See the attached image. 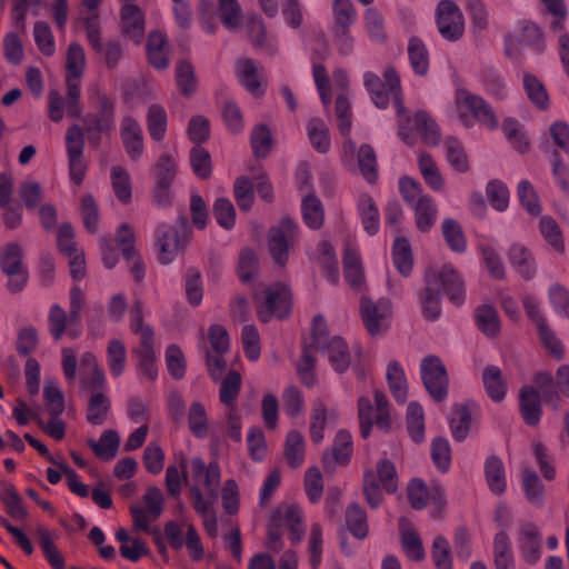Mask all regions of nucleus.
Returning <instances> with one entry per match:
<instances>
[{
    "mask_svg": "<svg viewBox=\"0 0 569 569\" xmlns=\"http://www.w3.org/2000/svg\"><path fill=\"white\" fill-rule=\"evenodd\" d=\"M425 288L419 298L423 315L429 320H436L441 313L440 293L443 292L449 300L460 306L465 300V283L460 274L450 264L437 269L428 267L423 273Z\"/></svg>",
    "mask_w": 569,
    "mask_h": 569,
    "instance_id": "1",
    "label": "nucleus"
},
{
    "mask_svg": "<svg viewBox=\"0 0 569 569\" xmlns=\"http://www.w3.org/2000/svg\"><path fill=\"white\" fill-rule=\"evenodd\" d=\"M96 98V111L87 113L83 119V134L86 136L88 143L98 149L101 144L103 137H109L114 129V99L110 96L94 90Z\"/></svg>",
    "mask_w": 569,
    "mask_h": 569,
    "instance_id": "2",
    "label": "nucleus"
},
{
    "mask_svg": "<svg viewBox=\"0 0 569 569\" xmlns=\"http://www.w3.org/2000/svg\"><path fill=\"white\" fill-rule=\"evenodd\" d=\"M84 307V293L79 287L70 290L69 313L59 305H52L48 313L49 332L53 340L59 341L64 332L72 339L80 336V318Z\"/></svg>",
    "mask_w": 569,
    "mask_h": 569,
    "instance_id": "3",
    "label": "nucleus"
},
{
    "mask_svg": "<svg viewBox=\"0 0 569 569\" xmlns=\"http://www.w3.org/2000/svg\"><path fill=\"white\" fill-rule=\"evenodd\" d=\"M398 487V477L393 463L381 459L376 470L366 471L363 476V492L371 508H378L382 501L381 489L395 492Z\"/></svg>",
    "mask_w": 569,
    "mask_h": 569,
    "instance_id": "4",
    "label": "nucleus"
},
{
    "mask_svg": "<svg viewBox=\"0 0 569 569\" xmlns=\"http://www.w3.org/2000/svg\"><path fill=\"white\" fill-rule=\"evenodd\" d=\"M192 485L190 492L192 500L198 501L200 498L202 501H217L218 500V487L220 485L221 472L220 467L216 462H211L206 466L203 460L194 458L190 462Z\"/></svg>",
    "mask_w": 569,
    "mask_h": 569,
    "instance_id": "5",
    "label": "nucleus"
},
{
    "mask_svg": "<svg viewBox=\"0 0 569 569\" xmlns=\"http://www.w3.org/2000/svg\"><path fill=\"white\" fill-rule=\"evenodd\" d=\"M190 234L191 228L186 216H180L168 230L158 232L156 246L160 262L170 263L176 254L183 252L189 244Z\"/></svg>",
    "mask_w": 569,
    "mask_h": 569,
    "instance_id": "6",
    "label": "nucleus"
},
{
    "mask_svg": "<svg viewBox=\"0 0 569 569\" xmlns=\"http://www.w3.org/2000/svg\"><path fill=\"white\" fill-rule=\"evenodd\" d=\"M178 166L172 156L161 154L151 168L154 180L151 197L158 207H169L172 203L171 187L176 180Z\"/></svg>",
    "mask_w": 569,
    "mask_h": 569,
    "instance_id": "7",
    "label": "nucleus"
},
{
    "mask_svg": "<svg viewBox=\"0 0 569 569\" xmlns=\"http://www.w3.org/2000/svg\"><path fill=\"white\" fill-rule=\"evenodd\" d=\"M1 271L9 278L8 289L12 293L23 290L28 282L29 272L23 266L22 248L16 242L3 246L0 253Z\"/></svg>",
    "mask_w": 569,
    "mask_h": 569,
    "instance_id": "8",
    "label": "nucleus"
},
{
    "mask_svg": "<svg viewBox=\"0 0 569 569\" xmlns=\"http://www.w3.org/2000/svg\"><path fill=\"white\" fill-rule=\"evenodd\" d=\"M421 378L430 397L437 401H443L448 396V373L441 359L437 356H428L422 359Z\"/></svg>",
    "mask_w": 569,
    "mask_h": 569,
    "instance_id": "9",
    "label": "nucleus"
},
{
    "mask_svg": "<svg viewBox=\"0 0 569 569\" xmlns=\"http://www.w3.org/2000/svg\"><path fill=\"white\" fill-rule=\"evenodd\" d=\"M359 311L368 332L371 336H377L387 328L386 322L392 315V303L388 298L373 301L370 297L362 296Z\"/></svg>",
    "mask_w": 569,
    "mask_h": 569,
    "instance_id": "10",
    "label": "nucleus"
},
{
    "mask_svg": "<svg viewBox=\"0 0 569 569\" xmlns=\"http://www.w3.org/2000/svg\"><path fill=\"white\" fill-rule=\"evenodd\" d=\"M439 33L448 41H457L465 32V19L459 7L451 0H441L436 9Z\"/></svg>",
    "mask_w": 569,
    "mask_h": 569,
    "instance_id": "11",
    "label": "nucleus"
},
{
    "mask_svg": "<svg viewBox=\"0 0 569 569\" xmlns=\"http://www.w3.org/2000/svg\"><path fill=\"white\" fill-rule=\"evenodd\" d=\"M358 415L360 427H389L391 423L389 402L380 390L375 391V405L368 397L359 398Z\"/></svg>",
    "mask_w": 569,
    "mask_h": 569,
    "instance_id": "12",
    "label": "nucleus"
},
{
    "mask_svg": "<svg viewBox=\"0 0 569 569\" xmlns=\"http://www.w3.org/2000/svg\"><path fill=\"white\" fill-rule=\"evenodd\" d=\"M296 223L289 217H283L278 226L268 231V247L274 262L284 267L288 261L289 241L296 233Z\"/></svg>",
    "mask_w": 569,
    "mask_h": 569,
    "instance_id": "13",
    "label": "nucleus"
},
{
    "mask_svg": "<svg viewBox=\"0 0 569 569\" xmlns=\"http://www.w3.org/2000/svg\"><path fill=\"white\" fill-rule=\"evenodd\" d=\"M266 309L259 311L258 316L262 322H268L272 317L284 319L291 311L292 296L290 290L278 282L264 290Z\"/></svg>",
    "mask_w": 569,
    "mask_h": 569,
    "instance_id": "14",
    "label": "nucleus"
},
{
    "mask_svg": "<svg viewBox=\"0 0 569 569\" xmlns=\"http://www.w3.org/2000/svg\"><path fill=\"white\" fill-rule=\"evenodd\" d=\"M270 521L274 527H286L290 531L292 543L301 541L305 528L302 525V510L299 506L293 503L280 505L272 512Z\"/></svg>",
    "mask_w": 569,
    "mask_h": 569,
    "instance_id": "15",
    "label": "nucleus"
},
{
    "mask_svg": "<svg viewBox=\"0 0 569 569\" xmlns=\"http://www.w3.org/2000/svg\"><path fill=\"white\" fill-rule=\"evenodd\" d=\"M333 36L343 44L351 46L350 27L356 20V9L351 0H333Z\"/></svg>",
    "mask_w": 569,
    "mask_h": 569,
    "instance_id": "16",
    "label": "nucleus"
},
{
    "mask_svg": "<svg viewBox=\"0 0 569 569\" xmlns=\"http://www.w3.org/2000/svg\"><path fill=\"white\" fill-rule=\"evenodd\" d=\"M517 545L523 560L536 563L541 557V540L537 526L532 522H522L517 536Z\"/></svg>",
    "mask_w": 569,
    "mask_h": 569,
    "instance_id": "17",
    "label": "nucleus"
},
{
    "mask_svg": "<svg viewBox=\"0 0 569 569\" xmlns=\"http://www.w3.org/2000/svg\"><path fill=\"white\" fill-rule=\"evenodd\" d=\"M43 398L44 410L50 417L44 427H64L67 422L59 418L66 409L64 396L53 380H46Z\"/></svg>",
    "mask_w": 569,
    "mask_h": 569,
    "instance_id": "18",
    "label": "nucleus"
},
{
    "mask_svg": "<svg viewBox=\"0 0 569 569\" xmlns=\"http://www.w3.org/2000/svg\"><path fill=\"white\" fill-rule=\"evenodd\" d=\"M520 415L528 426H536L542 413L540 393L532 386H522L519 390Z\"/></svg>",
    "mask_w": 569,
    "mask_h": 569,
    "instance_id": "19",
    "label": "nucleus"
},
{
    "mask_svg": "<svg viewBox=\"0 0 569 569\" xmlns=\"http://www.w3.org/2000/svg\"><path fill=\"white\" fill-rule=\"evenodd\" d=\"M147 58L150 66L157 70H164L169 67V43L164 33L151 31L147 38Z\"/></svg>",
    "mask_w": 569,
    "mask_h": 569,
    "instance_id": "20",
    "label": "nucleus"
},
{
    "mask_svg": "<svg viewBox=\"0 0 569 569\" xmlns=\"http://www.w3.org/2000/svg\"><path fill=\"white\" fill-rule=\"evenodd\" d=\"M121 32L136 43L144 34V17L138 6H123L121 9Z\"/></svg>",
    "mask_w": 569,
    "mask_h": 569,
    "instance_id": "21",
    "label": "nucleus"
},
{
    "mask_svg": "<svg viewBox=\"0 0 569 569\" xmlns=\"http://www.w3.org/2000/svg\"><path fill=\"white\" fill-rule=\"evenodd\" d=\"M121 139L129 157L132 160L139 159L143 152L142 131L139 123L130 116L122 120Z\"/></svg>",
    "mask_w": 569,
    "mask_h": 569,
    "instance_id": "22",
    "label": "nucleus"
},
{
    "mask_svg": "<svg viewBox=\"0 0 569 569\" xmlns=\"http://www.w3.org/2000/svg\"><path fill=\"white\" fill-rule=\"evenodd\" d=\"M482 383L488 397L495 402H501L507 395L508 383L498 366L489 365L482 371Z\"/></svg>",
    "mask_w": 569,
    "mask_h": 569,
    "instance_id": "23",
    "label": "nucleus"
},
{
    "mask_svg": "<svg viewBox=\"0 0 569 569\" xmlns=\"http://www.w3.org/2000/svg\"><path fill=\"white\" fill-rule=\"evenodd\" d=\"M485 476L490 491L502 495L507 489V477L503 462L496 456L487 458L485 462Z\"/></svg>",
    "mask_w": 569,
    "mask_h": 569,
    "instance_id": "24",
    "label": "nucleus"
},
{
    "mask_svg": "<svg viewBox=\"0 0 569 569\" xmlns=\"http://www.w3.org/2000/svg\"><path fill=\"white\" fill-rule=\"evenodd\" d=\"M352 455V437L348 429H340L335 439L331 452L323 455V463L329 466L331 461L340 465L347 463Z\"/></svg>",
    "mask_w": 569,
    "mask_h": 569,
    "instance_id": "25",
    "label": "nucleus"
},
{
    "mask_svg": "<svg viewBox=\"0 0 569 569\" xmlns=\"http://www.w3.org/2000/svg\"><path fill=\"white\" fill-rule=\"evenodd\" d=\"M510 263L526 280L533 278L536 273V261L529 249L522 244H513L509 250Z\"/></svg>",
    "mask_w": 569,
    "mask_h": 569,
    "instance_id": "26",
    "label": "nucleus"
},
{
    "mask_svg": "<svg viewBox=\"0 0 569 569\" xmlns=\"http://www.w3.org/2000/svg\"><path fill=\"white\" fill-rule=\"evenodd\" d=\"M408 58L411 68L418 76H426L429 71L430 57L425 42L418 37L408 41Z\"/></svg>",
    "mask_w": 569,
    "mask_h": 569,
    "instance_id": "27",
    "label": "nucleus"
},
{
    "mask_svg": "<svg viewBox=\"0 0 569 569\" xmlns=\"http://www.w3.org/2000/svg\"><path fill=\"white\" fill-rule=\"evenodd\" d=\"M176 82L180 93L186 97H192L198 88V79L192 63L187 59H181L176 67Z\"/></svg>",
    "mask_w": 569,
    "mask_h": 569,
    "instance_id": "28",
    "label": "nucleus"
},
{
    "mask_svg": "<svg viewBox=\"0 0 569 569\" xmlns=\"http://www.w3.org/2000/svg\"><path fill=\"white\" fill-rule=\"evenodd\" d=\"M415 127L426 144L436 147L440 143L441 134L439 127L425 110H419L416 112Z\"/></svg>",
    "mask_w": 569,
    "mask_h": 569,
    "instance_id": "29",
    "label": "nucleus"
},
{
    "mask_svg": "<svg viewBox=\"0 0 569 569\" xmlns=\"http://www.w3.org/2000/svg\"><path fill=\"white\" fill-rule=\"evenodd\" d=\"M89 445L97 457L111 460L119 450L120 436L114 430L108 429L99 440H89Z\"/></svg>",
    "mask_w": 569,
    "mask_h": 569,
    "instance_id": "30",
    "label": "nucleus"
},
{
    "mask_svg": "<svg viewBox=\"0 0 569 569\" xmlns=\"http://www.w3.org/2000/svg\"><path fill=\"white\" fill-rule=\"evenodd\" d=\"M401 532L402 548L408 558L419 561L425 557V550L422 547L421 539L411 528L410 523L406 519H401L399 522Z\"/></svg>",
    "mask_w": 569,
    "mask_h": 569,
    "instance_id": "31",
    "label": "nucleus"
},
{
    "mask_svg": "<svg viewBox=\"0 0 569 569\" xmlns=\"http://www.w3.org/2000/svg\"><path fill=\"white\" fill-rule=\"evenodd\" d=\"M522 489L527 500L531 505L542 507L545 501V486L533 470L528 468L522 470Z\"/></svg>",
    "mask_w": 569,
    "mask_h": 569,
    "instance_id": "32",
    "label": "nucleus"
},
{
    "mask_svg": "<svg viewBox=\"0 0 569 569\" xmlns=\"http://www.w3.org/2000/svg\"><path fill=\"white\" fill-rule=\"evenodd\" d=\"M321 349L329 353V361L340 373L345 372L350 366V352L347 343L340 337H335L328 341Z\"/></svg>",
    "mask_w": 569,
    "mask_h": 569,
    "instance_id": "33",
    "label": "nucleus"
},
{
    "mask_svg": "<svg viewBox=\"0 0 569 569\" xmlns=\"http://www.w3.org/2000/svg\"><path fill=\"white\" fill-rule=\"evenodd\" d=\"M302 218L306 224L313 229H320L323 224V208L319 198L315 193H308L301 203Z\"/></svg>",
    "mask_w": 569,
    "mask_h": 569,
    "instance_id": "34",
    "label": "nucleus"
},
{
    "mask_svg": "<svg viewBox=\"0 0 569 569\" xmlns=\"http://www.w3.org/2000/svg\"><path fill=\"white\" fill-rule=\"evenodd\" d=\"M387 380L395 400L405 403L408 396V387L405 372L397 361H391L388 365Z\"/></svg>",
    "mask_w": 569,
    "mask_h": 569,
    "instance_id": "35",
    "label": "nucleus"
},
{
    "mask_svg": "<svg viewBox=\"0 0 569 569\" xmlns=\"http://www.w3.org/2000/svg\"><path fill=\"white\" fill-rule=\"evenodd\" d=\"M467 109L485 126L495 128L498 124L495 112L490 106L479 96L468 93L463 98Z\"/></svg>",
    "mask_w": 569,
    "mask_h": 569,
    "instance_id": "36",
    "label": "nucleus"
},
{
    "mask_svg": "<svg viewBox=\"0 0 569 569\" xmlns=\"http://www.w3.org/2000/svg\"><path fill=\"white\" fill-rule=\"evenodd\" d=\"M392 260L395 267L402 276H409L413 266L411 246L407 238L399 237L395 240L392 248Z\"/></svg>",
    "mask_w": 569,
    "mask_h": 569,
    "instance_id": "37",
    "label": "nucleus"
},
{
    "mask_svg": "<svg viewBox=\"0 0 569 569\" xmlns=\"http://www.w3.org/2000/svg\"><path fill=\"white\" fill-rule=\"evenodd\" d=\"M238 77L241 84L253 96H261V82L258 70L251 59L243 58L238 61Z\"/></svg>",
    "mask_w": 569,
    "mask_h": 569,
    "instance_id": "38",
    "label": "nucleus"
},
{
    "mask_svg": "<svg viewBox=\"0 0 569 569\" xmlns=\"http://www.w3.org/2000/svg\"><path fill=\"white\" fill-rule=\"evenodd\" d=\"M416 224L421 232H427L431 229L435 223L437 216V207L430 197H419L416 207Z\"/></svg>",
    "mask_w": 569,
    "mask_h": 569,
    "instance_id": "39",
    "label": "nucleus"
},
{
    "mask_svg": "<svg viewBox=\"0 0 569 569\" xmlns=\"http://www.w3.org/2000/svg\"><path fill=\"white\" fill-rule=\"evenodd\" d=\"M475 319L478 328L489 337L500 332V322L497 310L490 305H482L476 309Z\"/></svg>",
    "mask_w": 569,
    "mask_h": 569,
    "instance_id": "40",
    "label": "nucleus"
},
{
    "mask_svg": "<svg viewBox=\"0 0 569 569\" xmlns=\"http://www.w3.org/2000/svg\"><path fill=\"white\" fill-rule=\"evenodd\" d=\"M110 410L109 398L101 391L94 392L88 402L87 421L93 426L104 423Z\"/></svg>",
    "mask_w": 569,
    "mask_h": 569,
    "instance_id": "41",
    "label": "nucleus"
},
{
    "mask_svg": "<svg viewBox=\"0 0 569 569\" xmlns=\"http://www.w3.org/2000/svg\"><path fill=\"white\" fill-rule=\"evenodd\" d=\"M306 445L303 437L297 430L288 433L284 447V457L288 465L298 468L305 460Z\"/></svg>",
    "mask_w": 569,
    "mask_h": 569,
    "instance_id": "42",
    "label": "nucleus"
},
{
    "mask_svg": "<svg viewBox=\"0 0 569 569\" xmlns=\"http://www.w3.org/2000/svg\"><path fill=\"white\" fill-rule=\"evenodd\" d=\"M362 224L369 234H376L379 230V210L369 194H362L358 204Z\"/></svg>",
    "mask_w": 569,
    "mask_h": 569,
    "instance_id": "43",
    "label": "nucleus"
},
{
    "mask_svg": "<svg viewBox=\"0 0 569 569\" xmlns=\"http://www.w3.org/2000/svg\"><path fill=\"white\" fill-rule=\"evenodd\" d=\"M154 339L149 340V338H144V341L140 342V348L134 350L139 358V367L142 373L151 381L157 378V366H156V355H154Z\"/></svg>",
    "mask_w": 569,
    "mask_h": 569,
    "instance_id": "44",
    "label": "nucleus"
},
{
    "mask_svg": "<svg viewBox=\"0 0 569 569\" xmlns=\"http://www.w3.org/2000/svg\"><path fill=\"white\" fill-rule=\"evenodd\" d=\"M0 500L3 502L7 512L12 518L23 520L28 517V510L13 486L7 485L1 489Z\"/></svg>",
    "mask_w": 569,
    "mask_h": 569,
    "instance_id": "45",
    "label": "nucleus"
},
{
    "mask_svg": "<svg viewBox=\"0 0 569 569\" xmlns=\"http://www.w3.org/2000/svg\"><path fill=\"white\" fill-rule=\"evenodd\" d=\"M533 382L537 391L540 393V399L546 403L556 405L559 401V391L557 380L548 371H539L533 377Z\"/></svg>",
    "mask_w": 569,
    "mask_h": 569,
    "instance_id": "46",
    "label": "nucleus"
},
{
    "mask_svg": "<svg viewBox=\"0 0 569 569\" xmlns=\"http://www.w3.org/2000/svg\"><path fill=\"white\" fill-rule=\"evenodd\" d=\"M308 137L312 147L320 153L330 149L329 129L319 118H312L308 123Z\"/></svg>",
    "mask_w": 569,
    "mask_h": 569,
    "instance_id": "47",
    "label": "nucleus"
},
{
    "mask_svg": "<svg viewBox=\"0 0 569 569\" xmlns=\"http://www.w3.org/2000/svg\"><path fill=\"white\" fill-rule=\"evenodd\" d=\"M346 523L349 531L358 539H365L368 536L367 515L363 509L352 503L346 511Z\"/></svg>",
    "mask_w": 569,
    "mask_h": 569,
    "instance_id": "48",
    "label": "nucleus"
},
{
    "mask_svg": "<svg viewBox=\"0 0 569 569\" xmlns=\"http://www.w3.org/2000/svg\"><path fill=\"white\" fill-rule=\"evenodd\" d=\"M447 159L457 171L466 173L469 171V159L461 142L455 137H448L445 142Z\"/></svg>",
    "mask_w": 569,
    "mask_h": 569,
    "instance_id": "49",
    "label": "nucleus"
},
{
    "mask_svg": "<svg viewBox=\"0 0 569 569\" xmlns=\"http://www.w3.org/2000/svg\"><path fill=\"white\" fill-rule=\"evenodd\" d=\"M190 166L199 179H208L212 173V161L209 151L202 146H194L190 150Z\"/></svg>",
    "mask_w": 569,
    "mask_h": 569,
    "instance_id": "50",
    "label": "nucleus"
},
{
    "mask_svg": "<svg viewBox=\"0 0 569 569\" xmlns=\"http://www.w3.org/2000/svg\"><path fill=\"white\" fill-rule=\"evenodd\" d=\"M539 228L545 240L559 253L565 252V241L558 222L548 216L539 221Z\"/></svg>",
    "mask_w": 569,
    "mask_h": 569,
    "instance_id": "51",
    "label": "nucleus"
},
{
    "mask_svg": "<svg viewBox=\"0 0 569 569\" xmlns=\"http://www.w3.org/2000/svg\"><path fill=\"white\" fill-rule=\"evenodd\" d=\"M358 166L365 179L375 183L378 179L377 158L375 150L369 144H362L358 151Z\"/></svg>",
    "mask_w": 569,
    "mask_h": 569,
    "instance_id": "52",
    "label": "nucleus"
},
{
    "mask_svg": "<svg viewBox=\"0 0 569 569\" xmlns=\"http://www.w3.org/2000/svg\"><path fill=\"white\" fill-rule=\"evenodd\" d=\"M148 130L156 141L163 139L167 128V113L160 104H151L147 116Z\"/></svg>",
    "mask_w": 569,
    "mask_h": 569,
    "instance_id": "53",
    "label": "nucleus"
},
{
    "mask_svg": "<svg viewBox=\"0 0 569 569\" xmlns=\"http://www.w3.org/2000/svg\"><path fill=\"white\" fill-rule=\"evenodd\" d=\"M112 189L116 197L123 203L131 201L132 189L130 177L124 168L114 166L111 169Z\"/></svg>",
    "mask_w": 569,
    "mask_h": 569,
    "instance_id": "54",
    "label": "nucleus"
},
{
    "mask_svg": "<svg viewBox=\"0 0 569 569\" xmlns=\"http://www.w3.org/2000/svg\"><path fill=\"white\" fill-rule=\"evenodd\" d=\"M250 142L254 157L266 158L272 146V137L267 124L260 123L252 130Z\"/></svg>",
    "mask_w": 569,
    "mask_h": 569,
    "instance_id": "55",
    "label": "nucleus"
},
{
    "mask_svg": "<svg viewBox=\"0 0 569 569\" xmlns=\"http://www.w3.org/2000/svg\"><path fill=\"white\" fill-rule=\"evenodd\" d=\"M418 164L425 181L432 189L441 190L445 181L432 157L426 152L421 153L419 156Z\"/></svg>",
    "mask_w": 569,
    "mask_h": 569,
    "instance_id": "56",
    "label": "nucleus"
},
{
    "mask_svg": "<svg viewBox=\"0 0 569 569\" xmlns=\"http://www.w3.org/2000/svg\"><path fill=\"white\" fill-rule=\"evenodd\" d=\"M166 365L169 375L174 380H181L186 376L187 362L182 350L177 345H170L166 349Z\"/></svg>",
    "mask_w": 569,
    "mask_h": 569,
    "instance_id": "57",
    "label": "nucleus"
},
{
    "mask_svg": "<svg viewBox=\"0 0 569 569\" xmlns=\"http://www.w3.org/2000/svg\"><path fill=\"white\" fill-rule=\"evenodd\" d=\"M217 501H202L200 498L193 502L194 511L202 518V523L211 538L218 537V521L214 511Z\"/></svg>",
    "mask_w": 569,
    "mask_h": 569,
    "instance_id": "58",
    "label": "nucleus"
},
{
    "mask_svg": "<svg viewBox=\"0 0 569 569\" xmlns=\"http://www.w3.org/2000/svg\"><path fill=\"white\" fill-rule=\"evenodd\" d=\"M313 350H316V348L303 345L302 355L297 365L298 375L300 376L302 383L307 387H312L316 382V358L313 356Z\"/></svg>",
    "mask_w": 569,
    "mask_h": 569,
    "instance_id": "59",
    "label": "nucleus"
},
{
    "mask_svg": "<svg viewBox=\"0 0 569 569\" xmlns=\"http://www.w3.org/2000/svg\"><path fill=\"white\" fill-rule=\"evenodd\" d=\"M233 193L239 208L249 211L254 200V183L248 177H239L234 181Z\"/></svg>",
    "mask_w": 569,
    "mask_h": 569,
    "instance_id": "60",
    "label": "nucleus"
},
{
    "mask_svg": "<svg viewBox=\"0 0 569 569\" xmlns=\"http://www.w3.org/2000/svg\"><path fill=\"white\" fill-rule=\"evenodd\" d=\"M218 14L223 26L237 30L241 23V8L237 0H219Z\"/></svg>",
    "mask_w": 569,
    "mask_h": 569,
    "instance_id": "61",
    "label": "nucleus"
},
{
    "mask_svg": "<svg viewBox=\"0 0 569 569\" xmlns=\"http://www.w3.org/2000/svg\"><path fill=\"white\" fill-rule=\"evenodd\" d=\"M442 233L451 250L463 252L467 247L466 238L460 224L453 219H445L442 222Z\"/></svg>",
    "mask_w": 569,
    "mask_h": 569,
    "instance_id": "62",
    "label": "nucleus"
},
{
    "mask_svg": "<svg viewBox=\"0 0 569 569\" xmlns=\"http://www.w3.org/2000/svg\"><path fill=\"white\" fill-rule=\"evenodd\" d=\"M212 213L218 224L230 230L236 223V209L228 198H218L212 208Z\"/></svg>",
    "mask_w": 569,
    "mask_h": 569,
    "instance_id": "63",
    "label": "nucleus"
},
{
    "mask_svg": "<svg viewBox=\"0 0 569 569\" xmlns=\"http://www.w3.org/2000/svg\"><path fill=\"white\" fill-rule=\"evenodd\" d=\"M365 86L370 92L373 103L380 109H386L389 104V93L385 89V83L380 77L373 72H367L365 74Z\"/></svg>",
    "mask_w": 569,
    "mask_h": 569,
    "instance_id": "64",
    "label": "nucleus"
}]
</instances>
